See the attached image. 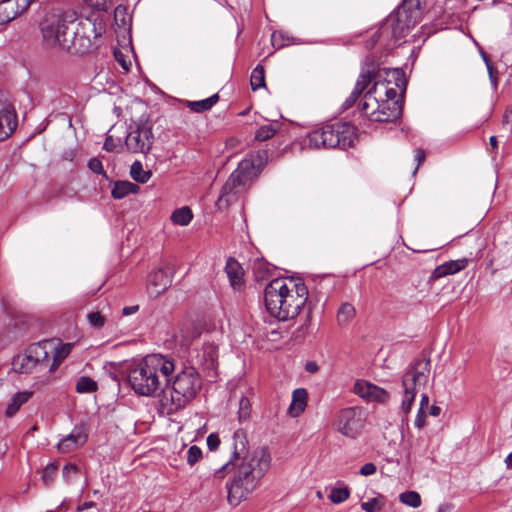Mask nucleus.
Instances as JSON below:
<instances>
[{
	"mask_svg": "<svg viewBox=\"0 0 512 512\" xmlns=\"http://www.w3.org/2000/svg\"><path fill=\"white\" fill-rule=\"evenodd\" d=\"M232 450L229 461L215 471L214 477L223 479L227 474H232L226 484L227 499L231 505H238L256 489L270 469L272 459L268 447L265 446L249 453L248 440L243 429L234 432Z\"/></svg>",
	"mask_w": 512,
	"mask_h": 512,
	"instance_id": "1",
	"label": "nucleus"
},
{
	"mask_svg": "<svg viewBox=\"0 0 512 512\" xmlns=\"http://www.w3.org/2000/svg\"><path fill=\"white\" fill-rule=\"evenodd\" d=\"M377 76H381V73H376L374 64H366V67H362L352 92L342 104V109H350L359 101V112L370 121L394 122L402 115V101L378 100L376 97L379 89Z\"/></svg>",
	"mask_w": 512,
	"mask_h": 512,
	"instance_id": "2",
	"label": "nucleus"
},
{
	"mask_svg": "<svg viewBox=\"0 0 512 512\" xmlns=\"http://www.w3.org/2000/svg\"><path fill=\"white\" fill-rule=\"evenodd\" d=\"M174 368V363L162 355H147L128 367V383L137 395L154 397L170 383Z\"/></svg>",
	"mask_w": 512,
	"mask_h": 512,
	"instance_id": "3",
	"label": "nucleus"
},
{
	"mask_svg": "<svg viewBox=\"0 0 512 512\" xmlns=\"http://www.w3.org/2000/svg\"><path fill=\"white\" fill-rule=\"evenodd\" d=\"M273 279L264 289V302L268 313L279 321L294 319L308 299V288L302 281Z\"/></svg>",
	"mask_w": 512,
	"mask_h": 512,
	"instance_id": "4",
	"label": "nucleus"
},
{
	"mask_svg": "<svg viewBox=\"0 0 512 512\" xmlns=\"http://www.w3.org/2000/svg\"><path fill=\"white\" fill-rule=\"evenodd\" d=\"M420 0H403L381 24L374 35L367 40L366 47L373 49L378 43L391 47L404 38L421 20Z\"/></svg>",
	"mask_w": 512,
	"mask_h": 512,
	"instance_id": "5",
	"label": "nucleus"
},
{
	"mask_svg": "<svg viewBox=\"0 0 512 512\" xmlns=\"http://www.w3.org/2000/svg\"><path fill=\"white\" fill-rule=\"evenodd\" d=\"M202 387V379L198 371L192 367H184L171 381L168 390L163 389L160 404L171 414L186 406L196 397Z\"/></svg>",
	"mask_w": 512,
	"mask_h": 512,
	"instance_id": "6",
	"label": "nucleus"
},
{
	"mask_svg": "<svg viewBox=\"0 0 512 512\" xmlns=\"http://www.w3.org/2000/svg\"><path fill=\"white\" fill-rule=\"evenodd\" d=\"M356 138V127L349 122L326 124L310 131L304 143L314 149H346L353 145Z\"/></svg>",
	"mask_w": 512,
	"mask_h": 512,
	"instance_id": "7",
	"label": "nucleus"
},
{
	"mask_svg": "<svg viewBox=\"0 0 512 512\" xmlns=\"http://www.w3.org/2000/svg\"><path fill=\"white\" fill-rule=\"evenodd\" d=\"M75 13H47L40 22L43 45L48 49L70 51L72 40L69 35V25L76 22Z\"/></svg>",
	"mask_w": 512,
	"mask_h": 512,
	"instance_id": "8",
	"label": "nucleus"
},
{
	"mask_svg": "<svg viewBox=\"0 0 512 512\" xmlns=\"http://www.w3.org/2000/svg\"><path fill=\"white\" fill-rule=\"evenodd\" d=\"M430 374V359H417L411 363L402 376L403 397L401 412L409 414L417 393L426 386Z\"/></svg>",
	"mask_w": 512,
	"mask_h": 512,
	"instance_id": "9",
	"label": "nucleus"
},
{
	"mask_svg": "<svg viewBox=\"0 0 512 512\" xmlns=\"http://www.w3.org/2000/svg\"><path fill=\"white\" fill-rule=\"evenodd\" d=\"M54 350L53 342L43 340L30 344L23 353L12 359V369L18 374H31L49 369L50 353Z\"/></svg>",
	"mask_w": 512,
	"mask_h": 512,
	"instance_id": "10",
	"label": "nucleus"
},
{
	"mask_svg": "<svg viewBox=\"0 0 512 512\" xmlns=\"http://www.w3.org/2000/svg\"><path fill=\"white\" fill-rule=\"evenodd\" d=\"M153 142L154 135L151 123L140 120L130 124L125 139V145L129 152L146 154L151 150Z\"/></svg>",
	"mask_w": 512,
	"mask_h": 512,
	"instance_id": "11",
	"label": "nucleus"
},
{
	"mask_svg": "<svg viewBox=\"0 0 512 512\" xmlns=\"http://www.w3.org/2000/svg\"><path fill=\"white\" fill-rule=\"evenodd\" d=\"M335 426L342 435L350 438L357 437L363 429L360 411L353 407L341 410L337 416Z\"/></svg>",
	"mask_w": 512,
	"mask_h": 512,
	"instance_id": "12",
	"label": "nucleus"
},
{
	"mask_svg": "<svg viewBox=\"0 0 512 512\" xmlns=\"http://www.w3.org/2000/svg\"><path fill=\"white\" fill-rule=\"evenodd\" d=\"M71 26L69 25V38L72 40V48L76 51L90 48L92 39L97 37L95 23L87 18L79 20L75 28Z\"/></svg>",
	"mask_w": 512,
	"mask_h": 512,
	"instance_id": "13",
	"label": "nucleus"
},
{
	"mask_svg": "<svg viewBox=\"0 0 512 512\" xmlns=\"http://www.w3.org/2000/svg\"><path fill=\"white\" fill-rule=\"evenodd\" d=\"M17 126V114L12 104L0 92V141L9 137Z\"/></svg>",
	"mask_w": 512,
	"mask_h": 512,
	"instance_id": "14",
	"label": "nucleus"
},
{
	"mask_svg": "<svg viewBox=\"0 0 512 512\" xmlns=\"http://www.w3.org/2000/svg\"><path fill=\"white\" fill-rule=\"evenodd\" d=\"M366 64L371 65L374 64L376 66V73H381V76H377V81H379V87L384 86V82L387 84H394V87L400 89L402 93H404L407 85V81L405 78V73L400 68H380L378 64L374 63L370 60L369 57L366 58L363 67H366Z\"/></svg>",
	"mask_w": 512,
	"mask_h": 512,
	"instance_id": "15",
	"label": "nucleus"
},
{
	"mask_svg": "<svg viewBox=\"0 0 512 512\" xmlns=\"http://www.w3.org/2000/svg\"><path fill=\"white\" fill-rule=\"evenodd\" d=\"M88 439V428L85 424L77 425L70 434L63 437L57 449L61 453H70L83 446Z\"/></svg>",
	"mask_w": 512,
	"mask_h": 512,
	"instance_id": "16",
	"label": "nucleus"
},
{
	"mask_svg": "<svg viewBox=\"0 0 512 512\" xmlns=\"http://www.w3.org/2000/svg\"><path fill=\"white\" fill-rule=\"evenodd\" d=\"M354 392L368 401L385 403L389 400V393L383 388L364 380H357L354 385Z\"/></svg>",
	"mask_w": 512,
	"mask_h": 512,
	"instance_id": "17",
	"label": "nucleus"
},
{
	"mask_svg": "<svg viewBox=\"0 0 512 512\" xmlns=\"http://www.w3.org/2000/svg\"><path fill=\"white\" fill-rule=\"evenodd\" d=\"M172 283V278L168 274V272L159 268L156 271L152 272L148 278V291L149 294L153 297H157L164 291H166Z\"/></svg>",
	"mask_w": 512,
	"mask_h": 512,
	"instance_id": "18",
	"label": "nucleus"
},
{
	"mask_svg": "<svg viewBox=\"0 0 512 512\" xmlns=\"http://www.w3.org/2000/svg\"><path fill=\"white\" fill-rule=\"evenodd\" d=\"M468 265V260L466 258H461L457 260L447 261L439 266H437L431 273L429 277V282H434L440 278H443L448 275H453L461 270L465 269Z\"/></svg>",
	"mask_w": 512,
	"mask_h": 512,
	"instance_id": "19",
	"label": "nucleus"
},
{
	"mask_svg": "<svg viewBox=\"0 0 512 512\" xmlns=\"http://www.w3.org/2000/svg\"><path fill=\"white\" fill-rule=\"evenodd\" d=\"M258 173L259 169L255 165L254 161L250 158H244L240 161L236 170L232 172V175H234L236 179L246 187L247 184L257 177Z\"/></svg>",
	"mask_w": 512,
	"mask_h": 512,
	"instance_id": "20",
	"label": "nucleus"
},
{
	"mask_svg": "<svg viewBox=\"0 0 512 512\" xmlns=\"http://www.w3.org/2000/svg\"><path fill=\"white\" fill-rule=\"evenodd\" d=\"M225 272L233 289L241 290L244 286V270L240 263L232 257L228 258L225 265Z\"/></svg>",
	"mask_w": 512,
	"mask_h": 512,
	"instance_id": "21",
	"label": "nucleus"
},
{
	"mask_svg": "<svg viewBox=\"0 0 512 512\" xmlns=\"http://www.w3.org/2000/svg\"><path fill=\"white\" fill-rule=\"evenodd\" d=\"M245 188L234 175H230L225 184L223 185L219 202L225 201L227 204L235 200L236 195Z\"/></svg>",
	"mask_w": 512,
	"mask_h": 512,
	"instance_id": "22",
	"label": "nucleus"
},
{
	"mask_svg": "<svg viewBox=\"0 0 512 512\" xmlns=\"http://www.w3.org/2000/svg\"><path fill=\"white\" fill-rule=\"evenodd\" d=\"M308 392L304 388H297L292 393V401L288 412L292 417L301 415L307 406Z\"/></svg>",
	"mask_w": 512,
	"mask_h": 512,
	"instance_id": "23",
	"label": "nucleus"
},
{
	"mask_svg": "<svg viewBox=\"0 0 512 512\" xmlns=\"http://www.w3.org/2000/svg\"><path fill=\"white\" fill-rule=\"evenodd\" d=\"M54 350L50 353L49 372H54L59 367L63 359H65L71 352L72 346L70 344L62 345L58 347L53 340Z\"/></svg>",
	"mask_w": 512,
	"mask_h": 512,
	"instance_id": "24",
	"label": "nucleus"
},
{
	"mask_svg": "<svg viewBox=\"0 0 512 512\" xmlns=\"http://www.w3.org/2000/svg\"><path fill=\"white\" fill-rule=\"evenodd\" d=\"M31 391H21L14 394L11 402L8 404L5 415L8 418L13 417L28 400L32 397Z\"/></svg>",
	"mask_w": 512,
	"mask_h": 512,
	"instance_id": "25",
	"label": "nucleus"
},
{
	"mask_svg": "<svg viewBox=\"0 0 512 512\" xmlns=\"http://www.w3.org/2000/svg\"><path fill=\"white\" fill-rule=\"evenodd\" d=\"M139 186L130 181H116L114 182L111 195L114 199H123L131 193H137Z\"/></svg>",
	"mask_w": 512,
	"mask_h": 512,
	"instance_id": "26",
	"label": "nucleus"
},
{
	"mask_svg": "<svg viewBox=\"0 0 512 512\" xmlns=\"http://www.w3.org/2000/svg\"><path fill=\"white\" fill-rule=\"evenodd\" d=\"M218 101L219 95L216 93L203 100L187 101V107L195 113H202L209 111Z\"/></svg>",
	"mask_w": 512,
	"mask_h": 512,
	"instance_id": "27",
	"label": "nucleus"
},
{
	"mask_svg": "<svg viewBox=\"0 0 512 512\" xmlns=\"http://www.w3.org/2000/svg\"><path fill=\"white\" fill-rule=\"evenodd\" d=\"M18 17V10L15 9L13 0L0 2V25L6 24Z\"/></svg>",
	"mask_w": 512,
	"mask_h": 512,
	"instance_id": "28",
	"label": "nucleus"
},
{
	"mask_svg": "<svg viewBox=\"0 0 512 512\" xmlns=\"http://www.w3.org/2000/svg\"><path fill=\"white\" fill-rule=\"evenodd\" d=\"M356 316L355 307L348 302L342 303L337 312L339 326H347Z\"/></svg>",
	"mask_w": 512,
	"mask_h": 512,
	"instance_id": "29",
	"label": "nucleus"
},
{
	"mask_svg": "<svg viewBox=\"0 0 512 512\" xmlns=\"http://www.w3.org/2000/svg\"><path fill=\"white\" fill-rule=\"evenodd\" d=\"M350 496V489L343 482H338L337 486L330 490L328 498L334 504H340L346 501Z\"/></svg>",
	"mask_w": 512,
	"mask_h": 512,
	"instance_id": "30",
	"label": "nucleus"
},
{
	"mask_svg": "<svg viewBox=\"0 0 512 512\" xmlns=\"http://www.w3.org/2000/svg\"><path fill=\"white\" fill-rule=\"evenodd\" d=\"M281 123L278 121H273L268 124H265L257 129L255 132V139L257 141H266L272 138L276 132L280 129Z\"/></svg>",
	"mask_w": 512,
	"mask_h": 512,
	"instance_id": "31",
	"label": "nucleus"
},
{
	"mask_svg": "<svg viewBox=\"0 0 512 512\" xmlns=\"http://www.w3.org/2000/svg\"><path fill=\"white\" fill-rule=\"evenodd\" d=\"M193 219L192 211L189 207L184 206L182 208L176 209L171 214V221L180 226H187Z\"/></svg>",
	"mask_w": 512,
	"mask_h": 512,
	"instance_id": "32",
	"label": "nucleus"
},
{
	"mask_svg": "<svg viewBox=\"0 0 512 512\" xmlns=\"http://www.w3.org/2000/svg\"><path fill=\"white\" fill-rule=\"evenodd\" d=\"M130 175L138 183H146L152 176L151 171H145L140 161H135L130 168Z\"/></svg>",
	"mask_w": 512,
	"mask_h": 512,
	"instance_id": "33",
	"label": "nucleus"
},
{
	"mask_svg": "<svg viewBox=\"0 0 512 512\" xmlns=\"http://www.w3.org/2000/svg\"><path fill=\"white\" fill-rule=\"evenodd\" d=\"M75 390L80 394L93 393L98 390V384L88 376H81L77 379Z\"/></svg>",
	"mask_w": 512,
	"mask_h": 512,
	"instance_id": "34",
	"label": "nucleus"
},
{
	"mask_svg": "<svg viewBox=\"0 0 512 512\" xmlns=\"http://www.w3.org/2000/svg\"><path fill=\"white\" fill-rule=\"evenodd\" d=\"M250 85L253 91L266 87L265 69L262 65H257L253 69L250 77Z\"/></svg>",
	"mask_w": 512,
	"mask_h": 512,
	"instance_id": "35",
	"label": "nucleus"
},
{
	"mask_svg": "<svg viewBox=\"0 0 512 512\" xmlns=\"http://www.w3.org/2000/svg\"><path fill=\"white\" fill-rule=\"evenodd\" d=\"M399 500L412 508H417L421 505V496L416 491H406L399 495Z\"/></svg>",
	"mask_w": 512,
	"mask_h": 512,
	"instance_id": "36",
	"label": "nucleus"
},
{
	"mask_svg": "<svg viewBox=\"0 0 512 512\" xmlns=\"http://www.w3.org/2000/svg\"><path fill=\"white\" fill-rule=\"evenodd\" d=\"M250 414H251L250 400L247 397L242 396L241 399L239 400V409H238L239 421L240 422L246 421L247 419L250 418Z\"/></svg>",
	"mask_w": 512,
	"mask_h": 512,
	"instance_id": "37",
	"label": "nucleus"
},
{
	"mask_svg": "<svg viewBox=\"0 0 512 512\" xmlns=\"http://www.w3.org/2000/svg\"><path fill=\"white\" fill-rule=\"evenodd\" d=\"M58 470L57 463H49L42 471V480L46 485H49L53 480Z\"/></svg>",
	"mask_w": 512,
	"mask_h": 512,
	"instance_id": "38",
	"label": "nucleus"
},
{
	"mask_svg": "<svg viewBox=\"0 0 512 512\" xmlns=\"http://www.w3.org/2000/svg\"><path fill=\"white\" fill-rule=\"evenodd\" d=\"M289 37L282 31H275L271 35V43L275 49H280L289 44Z\"/></svg>",
	"mask_w": 512,
	"mask_h": 512,
	"instance_id": "39",
	"label": "nucleus"
},
{
	"mask_svg": "<svg viewBox=\"0 0 512 512\" xmlns=\"http://www.w3.org/2000/svg\"><path fill=\"white\" fill-rule=\"evenodd\" d=\"M87 320L91 327L101 329L106 322L105 317L100 312H91L87 315Z\"/></svg>",
	"mask_w": 512,
	"mask_h": 512,
	"instance_id": "40",
	"label": "nucleus"
},
{
	"mask_svg": "<svg viewBox=\"0 0 512 512\" xmlns=\"http://www.w3.org/2000/svg\"><path fill=\"white\" fill-rule=\"evenodd\" d=\"M382 502L380 498L374 497L366 502L361 503V509L365 512H376L382 508Z\"/></svg>",
	"mask_w": 512,
	"mask_h": 512,
	"instance_id": "41",
	"label": "nucleus"
},
{
	"mask_svg": "<svg viewBox=\"0 0 512 512\" xmlns=\"http://www.w3.org/2000/svg\"><path fill=\"white\" fill-rule=\"evenodd\" d=\"M201 457H202V451L198 446L193 445L188 449V451H187L188 464L194 465L196 462H198L200 460Z\"/></svg>",
	"mask_w": 512,
	"mask_h": 512,
	"instance_id": "42",
	"label": "nucleus"
},
{
	"mask_svg": "<svg viewBox=\"0 0 512 512\" xmlns=\"http://www.w3.org/2000/svg\"><path fill=\"white\" fill-rule=\"evenodd\" d=\"M79 473L77 465L68 463L63 467L62 475L65 481L69 482L71 478Z\"/></svg>",
	"mask_w": 512,
	"mask_h": 512,
	"instance_id": "43",
	"label": "nucleus"
},
{
	"mask_svg": "<svg viewBox=\"0 0 512 512\" xmlns=\"http://www.w3.org/2000/svg\"><path fill=\"white\" fill-rule=\"evenodd\" d=\"M88 168L96 174L106 176L102 162L96 157H93L88 161Z\"/></svg>",
	"mask_w": 512,
	"mask_h": 512,
	"instance_id": "44",
	"label": "nucleus"
},
{
	"mask_svg": "<svg viewBox=\"0 0 512 512\" xmlns=\"http://www.w3.org/2000/svg\"><path fill=\"white\" fill-rule=\"evenodd\" d=\"M15 9L18 10V16L24 14L28 11L31 4L33 3L32 0H13Z\"/></svg>",
	"mask_w": 512,
	"mask_h": 512,
	"instance_id": "45",
	"label": "nucleus"
},
{
	"mask_svg": "<svg viewBox=\"0 0 512 512\" xmlns=\"http://www.w3.org/2000/svg\"><path fill=\"white\" fill-rule=\"evenodd\" d=\"M220 445V438L217 434L211 433L207 437V446L211 451L216 450Z\"/></svg>",
	"mask_w": 512,
	"mask_h": 512,
	"instance_id": "46",
	"label": "nucleus"
},
{
	"mask_svg": "<svg viewBox=\"0 0 512 512\" xmlns=\"http://www.w3.org/2000/svg\"><path fill=\"white\" fill-rule=\"evenodd\" d=\"M426 424V412L418 409L414 425L418 429H422Z\"/></svg>",
	"mask_w": 512,
	"mask_h": 512,
	"instance_id": "47",
	"label": "nucleus"
},
{
	"mask_svg": "<svg viewBox=\"0 0 512 512\" xmlns=\"http://www.w3.org/2000/svg\"><path fill=\"white\" fill-rule=\"evenodd\" d=\"M377 471V467L374 463H366L360 469V474L363 476H370L375 474Z\"/></svg>",
	"mask_w": 512,
	"mask_h": 512,
	"instance_id": "48",
	"label": "nucleus"
},
{
	"mask_svg": "<svg viewBox=\"0 0 512 512\" xmlns=\"http://www.w3.org/2000/svg\"><path fill=\"white\" fill-rule=\"evenodd\" d=\"M384 89H385V96H386V99L384 101H401L400 99H397V91H396V87H386L384 85Z\"/></svg>",
	"mask_w": 512,
	"mask_h": 512,
	"instance_id": "49",
	"label": "nucleus"
},
{
	"mask_svg": "<svg viewBox=\"0 0 512 512\" xmlns=\"http://www.w3.org/2000/svg\"><path fill=\"white\" fill-rule=\"evenodd\" d=\"M487 67V71H488V74H489V78H490V81L493 85L494 88L497 87L498 85V78H497V71H496V68L494 67L493 64H488Z\"/></svg>",
	"mask_w": 512,
	"mask_h": 512,
	"instance_id": "50",
	"label": "nucleus"
},
{
	"mask_svg": "<svg viewBox=\"0 0 512 512\" xmlns=\"http://www.w3.org/2000/svg\"><path fill=\"white\" fill-rule=\"evenodd\" d=\"M414 158H415V161L417 162V167L414 170V173H416L418 167L425 161V158H426L425 151L421 148L416 149Z\"/></svg>",
	"mask_w": 512,
	"mask_h": 512,
	"instance_id": "51",
	"label": "nucleus"
},
{
	"mask_svg": "<svg viewBox=\"0 0 512 512\" xmlns=\"http://www.w3.org/2000/svg\"><path fill=\"white\" fill-rule=\"evenodd\" d=\"M305 371L314 374L319 371V365L316 361H307L305 364Z\"/></svg>",
	"mask_w": 512,
	"mask_h": 512,
	"instance_id": "52",
	"label": "nucleus"
},
{
	"mask_svg": "<svg viewBox=\"0 0 512 512\" xmlns=\"http://www.w3.org/2000/svg\"><path fill=\"white\" fill-rule=\"evenodd\" d=\"M138 310H139V306L138 305L126 306V307L123 308L122 314L125 315V316H129V315H132V314L136 313Z\"/></svg>",
	"mask_w": 512,
	"mask_h": 512,
	"instance_id": "53",
	"label": "nucleus"
},
{
	"mask_svg": "<svg viewBox=\"0 0 512 512\" xmlns=\"http://www.w3.org/2000/svg\"><path fill=\"white\" fill-rule=\"evenodd\" d=\"M429 404V397L426 393L421 394L420 406L419 409L425 411Z\"/></svg>",
	"mask_w": 512,
	"mask_h": 512,
	"instance_id": "54",
	"label": "nucleus"
},
{
	"mask_svg": "<svg viewBox=\"0 0 512 512\" xmlns=\"http://www.w3.org/2000/svg\"><path fill=\"white\" fill-rule=\"evenodd\" d=\"M96 506V503L93 502V501H87V502H84L83 504L81 505H78L77 506V511L78 512H81V511H84V510H87V509H90V508H93Z\"/></svg>",
	"mask_w": 512,
	"mask_h": 512,
	"instance_id": "55",
	"label": "nucleus"
},
{
	"mask_svg": "<svg viewBox=\"0 0 512 512\" xmlns=\"http://www.w3.org/2000/svg\"><path fill=\"white\" fill-rule=\"evenodd\" d=\"M103 148L109 152L113 151L114 143L111 137L106 138Z\"/></svg>",
	"mask_w": 512,
	"mask_h": 512,
	"instance_id": "56",
	"label": "nucleus"
},
{
	"mask_svg": "<svg viewBox=\"0 0 512 512\" xmlns=\"http://www.w3.org/2000/svg\"><path fill=\"white\" fill-rule=\"evenodd\" d=\"M440 413H441V408H440L439 406H437V405H432V406L430 407L429 414H430L431 416L437 417V416H439V415H440Z\"/></svg>",
	"mask_w": 512,
	"mask_h": 512,
	"instance_id": "57",
	"label": "nucleus"
},
{
	"mask_svg": "<svg viewBox=\"0 0 512 512\" xmlns=\"http://www.w3.org/2000/svg\"><path fill=\"white\" fill-rule=\"evenodd\" d=\"M504 462H505L506 467H507L508 469H512V452H511V453H509V454L506 456V458H505Z\"/></svg>",
	"mask_w": 512,
	"mask_h": 512,
	"instance_id": "58",
	"label": "nucleus"
},
{
	"mask_svg": "<svg viewBox=\"0 0 512 512\" xmlns=\"http://www.w3.org/2000/svg\"><path fill=\"white\" fill-rule=\"evenodd\" d=\"M63 158H64L65 160H68V161H73V158H74V153H73V151H66V152H64V154H63Z\"/></svg>",
	"mask_w": 512,
	"mask_h": 512,
	"instance_id": "59",
	"label": "nucleus"
},
{
	"mask_svg": "<svg viewBox=\"0 0 512 512\" xmlns=\"http://www.w3.org/2000/svg\"><path fill=\"white\" fill-rule=\"evenodd\" d=\"M481 56L483 58V61L485 62V65L488 66V64H493L489 58V56L485 52H481Z\"/></svg>",
	"mask_w": 512,
	"mask_h": 512,
	"instance_id": "60",
	"label": "nucleus"
},
{
	"mask_svg": "<svg viewBox=\"0 0 512 512\" xmlns=\"http://www.w3.org/2000/svg\"><path fill=\"white\" fill-rule=\"evenodd\" d=\"M489 141H490V145H491L494 149H496V148H497V144H498V141H497L496 136H491V137H490V139H489Z\"/></svg>",
	"mask_w": 512,
	"mask_h": 512,
	"instance_id": "61",
	"label": "nucleus"
},
{
	"mask_svg": "<svg viewBox=\"0 0 512 512\" xmlns=\"http://www.w3.org/2000/svg\"><path fill=\"white\" fill-rule=\"evenodd\" d=\"M115 58L117 61H119L120 63L123 62V58H119L117 54H115Z\"/></svg>",
	"mask_w": 512,
	"mask_h": 512,
	"instance_id": "62",
	"label": "nucleus"
},
{
	"mask_svg": "<svg viewBox=\"0 0 512 512\" xmlns=\"http://www.w3.org/2000/svg\"><path fill=\"white\" fill-rule=\"evenodd\" d=\"M115 58L117 61H119L120 63L123 62V58H119L117 54H115Z\"/></svg>",
	"mask_w": 512,
	"mask_h": 512,
	"instance_id": "63",
	"label": "nucleus"
},
{
	"mask_svg": "<svg viewBox=\"0 0 512 512\" xmlns=\"http://www.w3.org/2000/svg\"><path fill=\"white\" fill-rule=\"evenodd\" d=\"M115 58L117 61H119L120 63L123 62V58H119L117 54H115Z\"/></svg>",
	"mask_w": 512,
	"mask_h": 512,
	"instance_id": "64",
	"label": "nucleus"
}]
</instances>
